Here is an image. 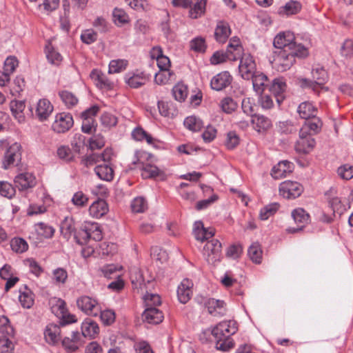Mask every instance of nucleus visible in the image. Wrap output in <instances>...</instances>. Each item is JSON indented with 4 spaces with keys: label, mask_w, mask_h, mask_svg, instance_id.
<instances>
[{
    "label": "nucleus",
    "mask_w": 353,
    "mask_h": 353,
    "mask_svg": "<svg viewBox=\"0 0 353 353\" xmlns=\"http://www.w3.org/2000/svg\"><path fill=\"white\" fill-rule=\"evenodd\" d=\"M192 282L188 279H184L177 288V297L180 303L185 304L192 295Z\"/></svg>",
    "instance_id": "a211bd4d"
},
{
    "label": "nucleus",
    "mask_w": 353,
    "mask_h": 353,
    "mask_svg": "<svg viewBox=\"0 0 353 353\" xmlns=\"http://www.w3.org/2000/svg\"><path fill=\"white\" fill-rule=\"evenodd\" d=\"M80 338L79 332H72L71 337H65L62 340V345L67 352H74L82 345Z\"/></svg>",
    "instance_id": "a878e982"
},
{
    "label": "nucleus",
    "mask_w": 353,
    "mask_h": 353,
    "mask_svg": "<svg viewBox=\"0 0 353 353\" xmlns=\"http://www.w3.org/2000/svg\"><path fill=\"white\" fill-rule=\"evenodd\" d=\"M293 170V163L286 160L281 161L272 168L271 175L274 179H279L286 177Z\"/></svg>",
    "instance_id": "aec40b11"
},
{
    "label": "nucleus",
    "mask_w": 353,
    "mask_h": 353,
    "mask_svg": "<svg viewBox=\"0 0 353 353\" xmlns=\"http://www.w3.org/2000/svg\"><path fill=\"white\" fill-rule=\"evenodd\" d=\"M240 143V138L234 131H230L227 134L225 145L229 150L235 148Z\"/></svg>",
    "instance_id": "680f3d73"
},
{
    "label": "nucleus",
    "mask_w": 353,
    "mask_h": 353,
    "mask_svg": "<svg viewBox=\"0 0 353 353\" xmlns=\"http://www.w3.org/2000/svg\"><path fill=\"white\" fill-rule=\"evenodd\" d=\"M301 10V4L298 1L291 0L287 2L285 6H281L279 9V13L281 15H292L296 14Z\"/></svg>",
    "instance_id": "4c0bfd02"
},
{
    "label": "nucleus",
    "mask_w": 353,
    "mask_h": 353,
    "mask_svg": "<svg viewBox=\"0 0 353 353\" xmlns=\"http://www.w3.org/2000/svg\"><path fill=\"white\" fill-rule=\"evenodd\" d=\"M183 124L185 127L193 132L201 130L203 123V121L195 116H190L185 119Z\"/></svg>",
    "instance_id": "a18cd8bd"
},
{
    "label": "nucleus",
    "mask_w": 353,
    "mask_h": 353,
    "mask_svg": "<svg viewBox=\"0 0 353 353\" xmlns=\"http://www.w3.org/2000/svg\"><path fill=\"white\" fill-rule=\"evenodd\" d=\"M19 300L24 308H30L34 303V294L30 289L24 285L19 290Z\"/></svg>",
    "instance_id": "58836bf2"
},
{
    "label": "nucleus",
    "mask_w": 353,
    "mask_h": 353,
    "mask_svg": "<svg viewBox=\"0 0 353 353\" xmlns=\"http://www.w3.org/2000/svg\"><path fill=\"white\" fill-rule=\"evenodd\" d=\"M138 164L141 170V176L144 179L154 178L161 174L160 170L156 165L143 162H138Z\"/></svg>",
    "instance_id": "e433bc0d"
},
{
    "label": "nucleus",
    "mask_w": 353,
    "mask_h": 353,
    "mask_svg": "<svg viewBox=\"0 0 353 353\" xmlns=\"http://www.w3.org/2000/svg\"><path fill=\"white\" fill-rule=\"evenodd\" d=\"M231 34L230 27L228 22L219 21L214 30V38L219 43H225Z\"/></svg>",
    "instance_id": "bb28decb"
},
{
    "label": "nucleus",
    "mask_w": 353,
    "mask_h": 353,
    "mask_svg": "<svg viewBox=\"0 0 353 353\" xmlns=\"http://www.w3.org/2000/svg\"><path fill=\"white\" fill-rule=\"evenodd\" d=\"M61 328L56 324H49L44 331V337L46 342L50 345L57 344L61 339Z\"/></svg>",
    "instance_id": "cd10ccee"
},
{
    "label": "nucleus",
    "mask_w": 353,
    "mask_h": 353,
    "mask_svg": "<svg viewBox=\"0 0 353 353\" xmlns=\"http://www.w3.org/2000/svg\"><path fill=\"white\" fill-rule=\"evenodd\" d=\"M73 124L74 120L70 113L61 112L55 116L52 129L56 133H65L73 126Z\"/></svg>",
    "instance_id": "9d476101"
},
{
    "label": "nucleus",
    "mask_w": 353,
    "mask_h": 353,
    "mask_svg": "<svg viewBox=\"0 0 353 353\" xmlns=\"http://www.w3.org/2000/svg\"><path fill=\"white\" fill-rule=\"evenodd\" d=\"M88 202V197L82 191L77 192L72 198V203L79 208L85 206Z\"/></svg>",
    "instance_id": "338daca9"
},
{
    "label": "nucleus",
    "mask_w": 353,
    "mask_h": 353,
    "mask_svg": "<svg viewBox=\"0 0 353 353\" xmlns=\"http://www.w3.org/2000/svg\"><path fill=\"white\" fill-rule=\"evenodd\" d=\"M241 108L243 112L248 116L252 118L255 116V103L253 99L245 98L241 103Z\"/></svg>",
    "instance_id": "603ef678"
},
{
    "label": "nucleus",
    "mask_w": 353,
    "mask_h": 353,
    "mask_svg": "<svg viewBox=\"0 0 353 353\" xmlns=\"http://www.w3.org/2000/svg\"><path fill=\"white\" fill-rule=\"evenodd\" d=\"M99 333V327L92 319L87 318L81 323V334L84 337L94 339Z\"/></svg>",
    "instance_id": "b1692460"
},
{
    "label": "nucleus",
    "mask_w": 353,
    "mask_h": 353,
    "mask_svg": "<svg viewBox=\"0 0 353 353\" xmlns=\"http://www.w3.org/2000/svg\"><path fill=\"white\" fill-rule=\"evenodd\" d=\"M339 176L345 180H350L353 178V165L344 164L341 165L338 170Z\"/></svg>",
    "instance_id": "e2e57ef3"
},
{
    "label": "nucleus",
    "mask_w": 353,
    "mask_h": 353,
    "mask_svg": "<svg viewBox=\"0 0 353 353\" xmlns=\"http://www.w3.org/2000/svg\"><path fill=\"white\" fill-rule=\"evenodd\" d=\"M131 208L134 212H143L148 208L147 201L143 197H137L132 201Z\"/></svg>",
    "instance_id": "bf43d9fd"
},
{
    "label": "nucleus",
    "mask_w": 353,
    "mask_h": 353,
    "mask_svg": "<svg viewBox=\"0 0 353 353\" xmlns=\"http://www.w3.org/2000/svg\"><path fill=\"white\" fill-rule=\"evenodd\" d=\"M98 38L97 33L92 29H86L81 34V40L83 43L90 45L94 43Z\"/></svg>",
    "instance_id": "5fc2aeb1"
},
{
    "label": "nucleus",
    "mask_w": 353,
    "mask_h": 353,
    "mask_svg": "<svg viewBox=\"0 0 353 353\" xmlns=\"http://www.w3.org/2000/svg\"><path fill=\"white\" fill-rule=\"evenodd\" d=\"M59 96L67 108H72L77 105L79 99L72 92L68 90L59 92Z\"/></svg>",
    "instance_id": "79ce46f5"
},
{
    "label": "nucleus",
    "mask_w": 353,
    "mask_h": 353,
    "mask_svg": "<svg viewBox=\"0 0 353 353\" xmlns=\"http://www.w3.org/2000/svg\"><path fill=\"white\" fill-rule=\"evenodd\" d=\"M113 19L116 25L121 26L129 21L128 15L126 12L119 8H115L112 12Z\"/></svg>",
    "instance_id": "864d4df0"
},
{
    "label": "nucleus",
    "mask_w": 353,
    "mask_h": 353,
    "mask_svg": "<svg viewBox=\"0 0 353 353\" xmlns=\"http://www.w3.org/2000/svg\"><path fill=\"white\" fill-rule=\"evenodd\" d=\"M46 54L48 61L55 65H59L63 60L61 54L57 52L50 43L46 46Z\"/></svg>",
    "instance_id": "a19ab883"
},
{
    "label": "nucleus",
    "mask_w": 353,
    "mask_h": 353,
    "mask_svg": "<svg viewBox=\"0 0 353 353\" xmlns=\"http://www.w3.org/2000/svg\"><path fill=\"white\" fill-rule=\"evenodd\" d=\"M53 105L50 101L46 99H40L37 103L36 114L39 121L46 120L53 111Z\"/></svg>",
    "instance_id": "393cba45"
},
{
    "label": "nucleus",
    "mask_w": 353,
    "mask_h": 353,
    "mask_svg": "<svg viewBox=\"0 0 353 353\" xmlns=\"http://www.w3.org/2000/svg\"><path fill=\"white\" fill-rule=\"evenodd\" d=\"M152 57L157 59V65L160 70H170V61L168 57L163 54L161 47H154L152 50Z\"/></svg>",
    "instance_id": "72a5a7b5"
},
{
    "label": "nucleus",
    "mask_w": 353,
    "mask_h": 353,
    "mask_svg": "<svg viewBox=\"0 0 353 353\" xmlns=\"http://www.w3.org/2000/svg\"><path fill=\"white\" fill-rule=\"evenodd\" d=\"M225 52L227 54L228 61H232L241 59L245 54L243 53V48L238 37H234L230 39Z\"/></svg>",
    "instance_id": "9b49d317"
},
{
    "label": "nucleus",
    "mask_w": 353,
    "mask_h": 353,
    "mask_svg": "<svg viewBox=\"0 0 353 353\" xmlns=\"http://www.w3.org/2000/svg\"><path fill=\"white\" fill-rule=\"evenodd\" d=\"M144 303L145 307H157L161 303L160 296L157 294L147 293L144 296Z\"/></svg>",
    "instance_id": "052dcab7"
},
{
    "label": "nucleus",
    "mask_w": 353,
    "mask_h": 353,
    "mask_svg": "<svg viewBox=\"0 0 353 353\" xmlns=\"http://www.w3.org/2000/svg\"><path fill=\"white\" fill-rule=\"evenodd\" d=\"M128 61L125 59L112 60L109 63L108 73H119L125 70Z\"/></svg>",
    "instance_id": "de8ad7c7"
},
{
    "label": "nucleus",
    "mask_w": 353,
    "mask_h": 353,
    "mask_svg": "<svg viewBox=\"0 0 353 353\" xmlns=\"http://www.w3.org/2000/svg\"><path fill=\"white\" fill-rule=\"evenodd\" d=\"M303 191L302 185L296 181H285L279 185L280 194L288 199L299 197Z\"/></svg>",
    "instance_id": "6e6552de"
},
{
    "label": "nucleus",
    "mask_w": 353,
    "mask_h": 353,
    "mask_svg": "<svg viewBox=\"0 0 353 353\" xmlns=\"http://www.w3.org/2000/svg\"><path fill=\"white\" fill-rule=\"evenodd\" d=\"M124 79L125 82L132 88H140L147 81L146 77L142 72L139 74L128 73Z\"/></svg>",
    "instance_id": "c9c22d12"
},
{
    "label": "nucleus",
    "mask_w": 353,
    "mask_h": 353,
    "mask_svg": "<svg viewBox=\"0 0 353 353\" xmlns=\"http://www.w3.org/2000/svg\"><path fill=\"white\" fill-rule=\"evenodd\" d=\"M26 107L25 102L23 101H12L10 103V110L12 115L18 119L19 121L23 120L24 117L23 115V111Z\"/></svg>",
    "instance_id": "37998d69"
},
{
    "label": "nucleus",
    "mask_w": 353,
    "mask_h": 353,
    "mask_svg": "<svg viewBox=\"0 0 353 353\" xmlns=\"http://www.w3.org/2000/svg\"><path fill=\"white\" fill-rule=\"evenodd\" d=\"M190 48L193 51L203 52L206 48L205 41L203 37H196L191 40L190 43Z\"/></svg>",
    "instance_id": "69168bd1"
},
{
    "label": "nucleus",
    "mask_w": 353,
    "mask_h": 353,
    "mask_svg": "<svg viewBox=\"0 0 353 353\" xmlns=\"http://www.w3.org/2000/svg\"><path fill=\"white\" fill-rule=\"evenodd\" d=\"M99 271L101 275L108 279L119 277L117 275V269L114 264L105 265L100 268Z\"/></svg>",
    "instance_id": "774afa93"
},
{
    "label": "nucleus",
    "mask_w": 353,
    "mask_h": 353,
    "mask_svg": "<svg viewBox=\"0 0 353 353\" xmlns=\"http://www.w3.org/2000/svg\"><path fill=\"white\" fill-rule=\"evenodd\" d=\"M108 205L103 199H98L89 208L90 215L94 218L99 219L108 212Z\"/></svg>",
    "instance_id": "c85d7f7f"
},
{
    "label": "nucleus",
    "mask_w": 353,
    "mask_h": 353,
    "mask_svg": "<svg viewBox=\"0 0 353 353\" xmlns=\"http://www.w3.org/2000/svg\"><path fill=\"white\" fill-rule=\"evenodd\" d=\"M21 159V146L18 143L12 144L6 150L3 167L8 169L10 166H17Z\"/></svg>",
    "instance_id": "1a4fd4ad"
},
{
    "label": "nucleus",
    "mask_w": 353,
    "mask_h": 353,
    "mask_svg": "<svg viewBox=\"0 0 353 353\" xmlns=\"http://www.w3.org/2000/svg\"><path fill=\"white\" fill-rule=\"evenodd\" d=\"M250 79L252 80L254 90L259 94H263L265 88L268 86V78L261 72L257 71Z\"/></svg>",
    "instance_id": "2f4dec72"
},
{
    "label": "nucleus",
    "mask_w": 353,
    "mask_h": 353,
    "mask_svg": "<svg viewBox=\"0 0 353 353\" xmlns=\"http://www.w3.org/2000/svg\"><path fill=\"white\" fill-rule=\"evenodd\" d=\"M221 107L224 112L231 114L236 109L237 103L231 97H225L221 101Z\"/></svg>",
    "instance_id": "13d9d810"
},
{
    "label": "nucleus",
    "mask_w": 353,
    "mask_h": 353,
    "mask_svg": "<svg viewBox=\"0 0 353 353\" xmlns=\"http://www.w3.org/2000/svg\"><path fill=\"white\" fill-rule=\"evenodd\" d=\"M325 196L333 212L341 214L346 210L345 205L343 204L341 198L336 195V191L334 188H330L325 192Z\"/></svg>",
    "instance_id": "dca6fc26"
},
{
    "label": "nucleus",
    "mask_w": 353,
    "mask_h": 353,
    "mask_svg": "<svg viewBox=\"0 0 353 353\" xmlns=\"http://www.w3.org/2000/svg\"><path fill=\"white\" fill-rule=\"evenodd\" d=\"M286 88L287 85L283 77L275 78L270 85L269 90L274 95L279 105L284 100L283 93Z\"/></svg>",
    "instance_id": "6ab92c4d"
},
{
    "label": "nucleus",
    "mask_w": 353,
    "mask_h": 353,
    "mask_svg": "<svg viewBox=\"0 0 353 353\" xmlns=\"http://www.w3.org/2000/svg\"><path fill=\"white\" fill-rule=\"evenodd\" d=\"M297 112L301 119L308 120L316 115L317 108L312 103L304 101L298 106Z\"/></svg>",
    "instance_id": "473e14b6"
},
{
    "label": "nucleus",
    "mask_w": 353,
    "mask_h": 353,
    "mask_svg": "<svg viewBox=\"0 0 353 353\" xmlns=\"http://www.w3.org/2000/svg\"><path fill=\"white\" fill-rule=\"evenodd\" d=\"M142 321L148 324H159L164 319L162 311L157 307H145L141 314Z\"/></svg>",
    "instance_id": "f3484780"
},
{
    "label": "nucleus",
    "mask_w": 353,
    "mask_h": 353,
    "mask_svg": "<svg viewBox=\"0 0 353 353\" xmlns=\"http://www.w3.org/2000/svg\"><path fill=\"white\" fill-rule=\"evenodd\" d=\"M248 254L252 262L261 263L263 252L261 245L258 243H252L248 248Z\"/></svg>",
    "instance_id": "c03bdc74"
},
{
    "label": "nucleus",
    "mask_w": 353,
    "mask_h": 353,
    "mask_svg": "<svg viewBox=\"0 0 353 353\" xmlns=\"http://www.w3.org/2000/svg\"><path fill=\"white\" fill-rule=\"evenodd\" d=\"M251 122L253 124L254 129L258 132H265L272 125L271 120L262 114L254 116L251 119Z\"/></svg>",
    "instance_id": "7c9ffc66"
},
{
    "label": "nucleus",
    "mask_w": 353,
    "mask_h": 353,
    "mask_svg": "<svg viewBox=\"0 0 353 353\" xmlns=\"http://www.w3.org/2000/svg\"><path fill=\"white\" fill-rule=\"evenodd\" d=\"M10 247L17 253H23L28 249L27 242L22 238L16 237L11 240Z\"/></svg>",
    "instance_id": "8fccbe9b"
},
{
    "label": "nucleus",
    "mask_w": 353,
    "mask_h": 353,
    "mask_svg": "<svg viewBox=\"0 0 353 353\" xmlns=\"http://www.w3.org/2000/svg\"><path fill=\"white\" fill-rule=\"evenodd\" d=\"M232 81V77L227 72H221L214 76L210 81V87L216 91H221L228 87Z\"/></svg>",
    "instance_id": "ddd939ff"
},
{
    "label": "nucleus",
    "mask_w": 353,
    "mask_h": 353,
    "mask_svg": "<svg viewBox=\"0 0 353 353\" xmlns=\"http://www.w3.org/2000/svg\"><path fill=\"white\" fill-rule=\"evenodd\" d=\"M239 72L245 80H250L257 72L255 60L250 54H245L240 59Z\"/></svg>",
    "instance_id": "423d86ee"
},
{
    "label": "nucleus",
    "mask_w": 353,
    "mask_h": 353,
    "mask_svg": "<svg viewBox=\"0 0 353 353\" xmlns=\"http://www.w3.org/2000/svg\"><path fill=\"white\" fill-rule=\"evenodd\" d=\"M309 55V51L305 46H300L294 50H280L276 52L273 64L279 72L289 70L295 63L296 57L305 58Z\"/></svg>",
    "instance_id": "f03ea898"
},
{
    "label": "nucleus",
    "mask_w": 353,
    "mask_h": 353,
    "mask_svg": "<svg viewBox=\"0 0 353 353\" xmlns=\"http://www.w3.org/2000/svg\"><path fill=\"white\" fill-rule=\"evenodd\" d=\"M279 204L277 203H273L265 205L260 210V219L261 220H267L279 210Z\"/></svg>",
    "instance_id": "3c124183"
},
{
    "label": "nucleus",
    "mask_w": 353,
    "mask_h": 353,
    "mask_svg": "<svg viewBox=\"0 0 353 353\" xmlns=\"http://www.w3.org/2000/svg\"><path fill=\"white\" fill-rule=\"evenodd\" d=\"M193 234L196 240L202 242L205 240L208 241L209 239L214 236V232L205 228L201 221H196L194 223Z\"/></svg>",
    "instance_id": "f704fd0d"
},
{
    "label": "nucleus",
    "mask_w": 353,
    "mask_h": 353,
    "mask_svg": "<svg viewBox=\"0 0 353 353\" xmlns=\"http://www.w3.org/2000/svg\"><path fill=\"white\" fill-rule=\"evenodd\" d=\"M36 231L38 235L45 239L52 237L54 233V229L43 223H39L36 225Z\"/></svg>",
    "instance_id": "09e8293b"
},
{
    "label": "nucleus",
    "mask_w": 353,
    "mask_h": 353,
    "mask_svg": "<svg viewBox=\"0 0 353 353\" xmlns=\"http://www.w3.org/2000/svg\"><path fill=\"white\" fill-rule=\"evenodd\" d=\"M205 1L201 0L194 4L193 8H191L189 15L192 19H197L204 13L205 9Z\"/></svg>",
    "instance_id": "6e6d98bb"
},
{
    "label": "nucleus",
    "mask_w": 353,
    "mask_h": 353,
    "mask_svg": "<svg viewBox=\"0 0 353 353\" xmlns=\"http://www.w3.org/2000/svg\"><path fill=\"white\" fill-rule=\"evenodd\" d=\"M60 231L63 237L68 241L72 237H74L77 232L76 222L73 217L66 216L61 221L60 225Z\"/></svg>",
    "instance_id": "412c9836"
},
{
    "label": "nucleus",
    "mask_w": 353,
    "mask_h": 353,
    "mask_svg": "<svg viewBox=\"0 0 353 353\" xmlns=\"http://www.w3.org/2000/svg\"><path fill=\"white\" fill-rule=\"evenodd\" d=\"M315 143L314 139L310 134L302 135L301 131H299V139L296 142L295 150L299 153L307 154L313 150Z\"/></svg>",
    "instance_id": "4468645a"
},
{
    "label": "nucleus",
    "mask_w": 353,
    "mask_h": 353,
    "mask_svg": "<svg viewBox=\"0 0 353 353\" xmlns=\"http://www.w3.org/2000/svg\"><path fill=\"white\" fill-rule=\"evenodd\" d=\"M79 310L88 315L97 316L100 312V305L97 301L88 296H81L77 300Z\"/></svg>",
    "instance_id": "0eeeda50"
},
{
    "label": "nucleus",
    "mask_w": 353,
    "mask_h": 353,
    "mask_svg": "<svg viewBox=\"0 0 353 353\" xmlns=\"http://www.w3.org/2000/svg\"><path fill=\"white\" fill-rule=\"evenodd\" d=\"M312 77V79H301L300 81L301 86L303 88L311 89L318 96L323 92L328 91V88L325 86L328 80V74L323 68L316 67L313 68Z\"/></svg>",
    "instance_id": "7ed1b4c3"
},
{
    "label": "nucleus",
    "mask_w": 353,
    "mask_h": 353,
    "mask_svg": "<svg viewBox=\"0 0 353 353\" xmlns=\"http://www.w3.org/2000/svg\"><path fill=\"white\" fill-rule=\"evenodd\" d=\"M203 255L209 264H215L222 258L221 243L217 239L208 241L203 248Z\"/></svg>",
    "instance_id": "20e7f679"
},
{
    "label": "nucleus",
    "mask_w": 353,
    "mask_h": 353,
    "mask_svg": "<svg viewBox=\"0 0 353 353\" xmlns=\"http://www.w3.org/2000/svg\"><path fill=\"white\" fill-rule=\"evenodd\" d=\"M94 172L99 178L106 181H111L114 177L113 169L107 164L99 165L95 167Z\"/></svg>",
    "instance_id": "ea45409f"
},
{
    "label": "nucleus",
    "mask_w": 353,
    "mask_h": 353,
    "mask_svg": "<svg viewBox=\"0 0 353 353\" xmlns=\"http://www.w3.org/2000/svg\"><path fill=\"white\" fill-rule=\"evenodd\" d=\"M292 216L293 217L295 223L298 224V227L296 228H289L288 231L290 233H295L302 230L305 225L310 222V215L303 208H297L294 210L292 212Z\"/></svg>",
    "instance_id": "2eb2a0df"
},
{
    "label": "nucleus",
    "mask_w": 353,
    "mask_h": 353,
    "mask_svg": "<svg viewBox=\"0 0 353 353\" xmlns=\"http://www.w3.org/2000/svg\"><path fill=\"white\" fill-rule=\"evenodd\" d=\"M51 310L52 312L57 316H61L65 317V314L67 312L65 303L61 299H54L51 301Z\"/></svg>",
    "instance_id": "49530a36"
},
{
    "label": "nucleus",
    "mask_w": 353,
    "mask_h": 353,
    "mask_svg": "<svg viewBox=\"0 0 353 353\" xmlns=\"http://www.w3.org/2000/svg\"><path fill=\"white\" fill-rule=\"evenodd\" d=\"M90 77L100 89L112 90L114 87V83L99 70H92Z\"/></svg>",
    "instance_id": "4be33fe9"
},
{
    "label": "nucleus",
    "mask_w": 353,
    "mask_h": 353,
    "mask_svg": "<svg viewBox=\"0 0 353 353\" xmlns=\"http://www.w3.org/2000/svg\"><path fill=\"white\" fill-rule=\"evenodd\" d=\"M295 37L290 31L279 33L274 39L273 45L276 48L280 50H294L298 47L303 46L302 44H297L295 41Z\"/></svg>",
    "instance_id": "39448f33"
},
{
    "label": "nucleus",
    "mask_w": 353,
    "mask_h": 353,
    "mask_svg": "<svg viewBox=\"0 0 353 353\" xmlns=\"http://www.w3.org/2000/svg\"><path fill=\"white\" fill-rule=\"evenodd\" d=\"M173 73L170 70H160L154 77V81L158 85H165L170 80Z\"/></svg>",
    "instance_id": "0e129e2a"
},
{
    "label": "nucleus",
    "mask_w": 353,
    "mask_h": 353,
    "mask_svg": "<svg viewBox=\"0 0 353 353\" xmlns=\"http://www.w3.org/2000/svg\"><path fill=\"white\" fill-rule=\"evenodd\" d=\"M311 119V120H307V121L305 122L304 125L300 129L302 135H305L307 134L312 136V134H316L320 131L322 126V122L321 119L318 117H316V116Z\"/></svg>",
    "instance_id": "c756f323"
},
{
    "label": "nucleus",
    "mask_w": 353,
    "mask_h": 353,
    "mask_svg": "<svg viewBox=\"0 0 353 353\" xmlns=\"http://www.w3.org/2000/svg\"><path fill=\"white\" fill-rule=\"evenodd\" d=\"M206 303L208 311L211 315L220 317L226 314V304L223 301L210 298Z\"/></svg>",
    "instance_id": "5701e85b"
},
{
    "label": "nucleus",
    "mask_w": 353,
    "mask_h": 353,
    "mask_svg": "<svg viewBox=\"0 0 353 353\" xmlns=\"http://www.w3.org/2000/svg\"><path fill=\"white\" fill-rule=\"evenodd\" d=\"M16 192L15 188L7 181H0V194L4 197L11 199Z\"/></svg>",
    "instance_id": "4d7b16f0"
},
{
    "label": "nucleus",
    "mask_w": 353,
    "mask_h": 353,
    "mask_svg": "<svg viewBox=\"0 0 353 353\" xmlns=\"http://www.w3.org/2000/svg\"><path fill=\"white\" fill-rule=\"evenodd\" d=\"M16 188L19 191L26 190L32 188L37 184L34 175L30 172L21 173L17 175L14 180Z\"/></svg>",
    "instance_id": "f8f14e48"
},
{
    "label": "nucleus",
    "mask_w": 353,
    "mask_h": 353,
    "mask_svg": "<svg viewBox=\"0 0 353 353\" xmlns=\"http://www.w3.org/2000/svg\"><path fill=\"white\" fill-rule=\"evenodd\" d=\"M238 331L237 323L234 320L223 321L218 323L212 330L216 340V348L227 352L234 347L231 336Z\"/></svg>",
    "instance_id": "f257e3e1"
}]
</instances>
